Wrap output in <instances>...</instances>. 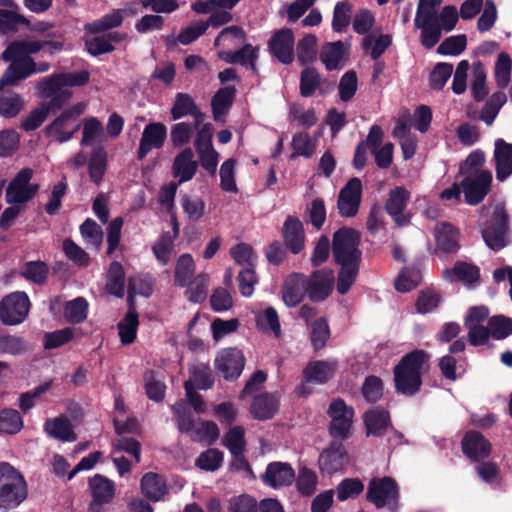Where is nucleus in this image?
Here are the masks:
<instances>
[{
    "instance_id": "nucleus-6",
    "label": "nucleus",
    "mask_w": 512,
    "mask_h": 512,
    "mask_svg": "<svg viewBox=\"0 0 512 512\" xmlns=\"http://www.w3.org/2000/svg\"><path fill=\"white\" fill-rule=\"evenodd\" d=\"M84 105L77 103L65 109L45 130L50 135H55L60 143L69 141L79 130L80 124L75 123L76 119L83 114Z\"/></svg>"
},
{
    "instance_id": "nucleus-62",
    "label": "nucleus",
    "mask_w": 512,
    "mask_h": 512,
    "mask_svg": "<svg viewBox=\"0 0 512 512\" xmlns=\"http://www.w3.org/2000/svg\"><path fill=\"white\" fill-rule=\"evenodd\" d=\"M74 338V329L65 327L53 332H45L43 336V345L47 350L56 349L69 343Z\"/></svg>"
},
{
    "instance_id": "nucleus-59",
    "label": "nucleus",
    "mask_w": 512,
    "mask_h": 512,
    "mask_svg": "<svg viewBox=\"0 0 512 512\" xmlns=\"http://www.w3.org/2000/svg\"><path fill=\"white\" fill-rule=\"evenodd\" d=\"M19 25H30V21L14 11L0 9V33H15Z\"/></svg>"
},
{
    "instance_id": "nucleus-15",
    "label": "nucleus",
    "mask_w": 512,
    "mask_h": 512,
    "mask_svg": "<svg viewBox=\"0 0 512 512\" xmlns=\"http://www.w3.org/2000/svg\"><path fill=\"white\" fill-rule=\"evenodd\" d=\"M508 228V215L503 208L495 209L492 219L482 230V237L486 245L498 251L505 246L504 236Z\"/></svg>"
},
{
    "instance_id": "nucleus-47",
    "label": "nucleus",
    "mask_w": 512,
    "mask_h": 512,
    "mask_svg": "<svg viewBox=\"0 0 512 512\" xmlns=\"http://www.w3.org/2000/svg\"><path fill=\"white\" fill-rule=\"evenodd\" d=\"M195 272V262L191 254L179 256L175 265L174 281L177 286L185 287Z\"/></svg>"
},
{
    "instance_id": "nucleus-42",
    "label": "nucleus",
    "mask_w": 512,
    "mask_h": 512,
    "mask_svg": "<svg viewBox=\"0 0 512 512\" xmlns=\"http://www.w3.org/2000/svg\"><path fill=\"white\" fill-rule=\"evenodd\" d=\"M344 57V44L342 41L326 43L321 51L320 59L328 71L339 68V63Z\"/></svg>"
},
{
    "instance_id": "nucleus-37",
    "label": "nucleus",
    "mask_w": 512,
    "mask_h": 512,
    "mask_svg": "<svg viewBox=\"0 0 512 512\" xmlns=\"http://www.w3.org/2000/svg\"><path fill=\"white\" fill-rule=\"evenodd\" d=\"M89 304L84 297H77L67 301L63 307L66 322L77 325L83 323L88 316Z\"/></svg>"
},
{
    "instance_id": "nucleus-5",
    "label": "nucleus",
    "mask_w": 512,
    "mask_h": 512,
    "mask_svg": "<svg viewBox=\"0 0 512 512\" xmlns=\"http://www.w3.org/2000/svg\"><path fill=\"white\" fill-rule=\"evenodd\" d=\"M366 499L378 509L387 507L391 512H396L400 499L398 483L390 476L372 478L368 483Z\"/></svg>"
},
{
    "instance_id": "nucleus-24",
    "label": "nucleus",
    "mask_w": 512,
    "mask_h": 512,
    "mask_svg": "<svg viewBox=\"0 0 512 512\" xmlns=\"http://www.w3.org/2000/svg\"><path fill=\"white\" fill-rule=\"evenodd\" d=\"M493 159L495 175L499 182H504L512 176V143L498 138L494 142Z\"/></svg>"
},
{
    "instance_id": "nucleus-52",
    "label": "nucleus",
    "mask_w": 512,
    "mask_h": 512,
    "mask_svg": "<svg viewBox=\"0 0 512 512\" xmlns=\"http://www.w3.org/2000/svg\"><path fill=\"white\" fill-rule=\"evenodd\" d=\"M107 154L103 148L95 149L89 160V176L91 181L98 185L105 174Z\"/></svg>"
},
{
    "instance_id": "nucleus-45",
    "label": "nucleus",
    "mask_w": 512,
    "mask_h": 512,
    "mask_svg": "<svg viewBox=\"0 0 512 512\" xmlns=\"http://www.w3.org/2000/svg\"><path fill=\"white\" fill-rule=\"evenodd\" d=\"M297 58L302 66H307L316 60L317 38L313 34H306L296 46Z\"/></svg>"
},
{
    "instance_id": "nucleus-31",
    "label": "nucleus",
    "mask_w": 512,
    "mask_h": 512,
    "mask_svg": "<svg viewBox=\"0 0 512 512\" xmlns=\"http://www.w3.org/2000/svg\"><path fill=\"white\" fill-rule=\"evenodd\" d=\"M279 400L271 393L264 392L254 397L250 413L254 419L265 421L274 417L278 411Z\"/></svg>"
},
{
    "instance_id": "nucleus-20",
    "label": "nucleus",
    "mask_w": 512,
    "mask_h": 512,
    "mask_svg": "<svg viewBox=\"0 0 512 512\" xmlns=\"http://www.w3.org/2000/svg\"><path fill=\"white\" fill-rule=\"evenodd\" d=\"M463 454L472 461H479L488 458L492 446L480 432L470 430L466 432L461 440Z\"/></svg>"
},
{
    "instance_id": "nucleus-63",
    "label": "nucleus",
    "mask_w": 512,
    "mask_h": 512,
    "mask_svg": "<svg viewBox=\"0 0 512 512\" xmlns=\"http://www.w3.org/2000/svg\"><path fill=\"white\" fill-rule=\"evenodd\" d=\"M384 383L382 379L375 375H369L365 378L362 385V395L369 403L378 402L383 396Z\"/></svg>"
},
{
    "instance_id": "nucleus-64",
    "label": "nucleus",
    "mask_w": 512,
    "mask_h": 512,
    "mask_svg": "<svg viewBox=\"0 0 512 512\" xmlns=\"http://www.w3.org/2000/svg\"><path fill=\"white\" fill-rule=\"evenodd\" d=\"M364 490V484L359 478H345L336 487L337 498L343 502L349 498L358 497Z\"/></svg>"
},
{
    "instance_id": "nucleus-46",
    "label": "nucleus",
    "mask_w": 512,
    "mask_h": 512,
    "mask_svg": "<svg viewBox=\"0 0 512 512\" xmlns=\"http://www.w3.org/2000/svg\"><path fill=\"white\" fill-rule=\"evenodd\" d=\"M177 428L181 433L187 434L191 439L196 431L195 420L189 408L183 402H177L172 407Z\"/></svg>"
},
{
    "instance_id": "nucleus-54",
    "label": "nucleus",
    "mask_w": 512,
    "mask_h": 512,
    "mask_svg": "<svg viewBox=\"0 0 512 512\" xmlns=\"http://www.w3.org/2000/svg\"><path fill=\"white\" fill-rule=\"evenodd\" d=\"M23 427V420L20 413L12 408L0 410V432L5 434H16Z\"/></svg>"
},
{
    "instance_id": "nucleus-55",
    "label": "nucleus",
    "mask_w": 512,
    "mask_h": 512,
    "mask_svg": "<svg viewBox=\"0 0 512 512\" xmlns=\"http://www.w3.org/2000/svg\"><path fill=\"white\" fill-rule=\"evenodd\" d=\"M421 272L415 267H405L395 280V289L405 293L414 289L421 282Z\"/></svg>"
},
{
    "instance_id": "nucleus-10",
    "label": "nucleus",
    "mask_w": 512,
    "mask_h": 512,
    "mask_svg": "<svg viewBox=\"0 0 512 512\" xmlns=\"http://www.w3.org/2000/svg\"><path fill=\"white\" fill-rule=\"evenodd\" d=\"M362 200V182L353 177L341 188L337 198L339 215L351 218L357 215Z\"/></svg>"
},
{
    "instance_id": "nucleus-38",
    "label": "nucleus",
    "mask_w": 512,
    "mask_h": 512,
    "mask_svg": "<svg viewBox=\"0 0 512 512\" xmlns=\"http://www.w3.org/2000/svg\"><path fill=\"white\" fill-rule=\"evenodd\" d=\"M236 94V88L232 85H227L220 88L212 97L211 108L215 120L225 114L228 108L232 105Z\"/></svg>"
},
{
    "instance_id": "nucleus-4",
    "label": "nucleus",
    "mask_w": 512,
    "mask_h": 512,
    "mask_svg": "<svg viewBox=\"0 0 512 512\" xmlns=\"http://www.w3.org/2000/svg\"><path fill=\"white\" fill-rule=\"evenodd\" d=\"M27 498L23 475L7 462H0V510L9 511Z\"/></svg>"
},
{
    "instance_id": "nucleus-12",
    "label": "nucleus",
    "mask_w": 512,
    "mask_h": 512,
    "mask_svg": "<svg viewBox=\"0 0 512 512\" xmlns=\"http://www.w3.org/2000/svg\"><path fill=\"white\" fill-rule=\"evenodd\" d=\"M295 37L292 29L282 28L275 31L268 41V51L279 62L289 65L294 61Z\"/></svg>"
},
{
    "instance_id": "nucleus-53",
    "label": "nucleus",
    "mask_w": 512,
    "mask_h": 512,
    "mask_svg": "<svg viewBox=\"0 0 512 512\" xmlns=\"http://www.w3.org/2000/svg\"><path fill=\"white\" fill-rule=\"evenodd\" d=\"M321 83V75L314 67H306L300 74V94L302 97H311Z\"/></svg>"
},
{
    "instance_id": "nucleus-49",
    "label": "nucleus",
    "mask_w": 512,
    "mask_h": 512,
    "mask_svg": "<svg viewBox=\"0 0 512 512\" xmlns=\"http://www.w3.org/2000/svg\"><path fill=\"white\" fill-rule=\"evenodd\" d=\"M196 102L193 97L184 92H178L175 95L174 103L171 107V119L176 121L185 116H190L195 110Z\"/></svg>"
},
{
    "instance_id": "nucleus-23",
    "label": "nucleus",
    "mask_w": 512,
    "mask_h": 512,
    "mask_svg": "<svg viewBox=\"0 0 512 512\" xmlns=\"http://www.w3.org/2000/svg\"><path fill=\"white\" fill-rule=\"evenodd\" d=\"M415 26L421 29V44L427 49L433 48L440 40L442 28L438 15L426 11L424 15L416 14Z\"/></svg>"
},
{
    "instance_id": "nucleus-29",
    "label": "nucleus",
    "mask_w": 512,
    "mask_h": 512,
    "mask_svg": "<svg viewBox=\"0 0 512 512\" xmlns=\"http://www.w3.org/2000/svg\"><path fill=\"white\" fill-rule=\"evenodd\" d=\"M193 151L186 148L173 161L172 175L179 178L178 184L190 181L196 174L199 163L193 159Z\"/></svg>"
},
{
    "instance_id": "nucleus-13",
    "label": "nucleus",
    "mask_w": 512,
    "mask_h": 512,
    "mask_svg": "<svg viewBox=\"0 0 512 512\" xmlns=\"http://www.w3.org/2000/svg\"><path fill=\"white\" fill-rule=\"evenodd\" d=\"M307 297L312 302H323L326 300L334 287V274L331 269L315 270L310 276L306 275Z\"/></svg>"
},
{
    "instance_id": "nucleus-33",
    "label": "nucleus",
    "mask_w": 512,
    "mask_h": 512,
    "mask_svg": "<svg viewBox=\"0 0 512 512\" xmlns=\"http://www.w3.org/2000/svg\"><path fill=\"white\" fill-rule=\"evenodd\" d=\"M89 486L91 489L94 504H108L114 498V482L100 474H96L90 479Z\"/></svg>"
},
{
    "instance_id": "nucleus-50",
    "label": "nucleus",
    "mask_w": 512,
    "mask_h": 512,
    "mask_svg": "<svg viewBox=\"0 0 512 512\" xmlns=\"http://www.w3.org/2000/svg\"><path fill=\"white\" fill-rule=\"evenodd\" d=\"M486 71L481 63L474 64L470 91L476 102H482L488 95L486 86Z\"/></svg>"
},
{
    "instance_id": "nucleus-26",
    "label": "nucleus",
    "mask_w": 512,
    "mask_h": 512,
    "mask_svg": "<svg viewBox=\"0 0 512 512\" xmlns=\"http://www.w3.org/2000/svg\"><path fill=\"white\" fill-rule=\"evenodd\" d=\"M363 423L367 436L382 437L391 427L388 410L377 406L367 410L363 415Z\"/></svg>"
},
{
    "instance_id": "nucleus-2",
    "label": "nucleus",
    "mask_w": 512,
    "mask_h": 512,
    "mask_svg": "<svg viewBox=\"0 0 512 512\" xmlns=\"http://www.w3.org/2000/svg\"><path fill=\"white\" fill-rule=\"evenodd\" d=\"M430 355L422 349H415L402 356L393 368L395 391L399 395L412 397L423 384L422 372L428 364Z\"/></svg>"
},
{
    "instance_id": "nucleus-36",
    "label": "nucleus",
    "mask_w": 512,
    "mask_h": 512,
    "mask_svg": "<svg viewBox=\"0 0 512 512\" xmlns=\"http://www.w3.org/2000/svg\"><path fill=\"white\" fill-rule=\"evenodd\" d=\"M106 291L118 298H122L125 294V271L123 265L118 261H113L109 265Z\"/></svg>"
},
{
    "instance_id": "nucleus-28",
    "label": "nucleus",
    "mask_w": 512,
    "mask_h": 512,
    "mask_svg": "<svg viewBox=\"0 0 512 512\" xmlns=\"http://www.w3.org/2000/svg\"><path fill=\"white\" fill-rule=\"evenodd\" d=\"M336 364L325 360L310 361L303 369V379L317 385L326 384L334 377Z\"/></svg>"
},
{
    "instance_id": "nucleus-16",
    "label": "nucleus",
    "mask_w": 512,
    "mask_h": 512,
    "mask_svg": "<svg viewBox=\"0 0 512 512\" xmlns=\"http://www.w3.org/2000/svg\"><path fill=\"white\" fill-rule=\"evenodd\" d=\"M32 169L24 168L10 181L6 188L5 199L9 204H22L32 198Z\"/></svg>"
},
{
    "instance_id": "nucleus-1",
    "label": "nucleus",
    "mask_w": 512,
    "mask_h": 512,
    "mask_svg": "<svg viewBox=\"0 0 512 512\" xmlns=\"http://www.w3.org/2000/svg\"><path fill=\"white\" fill-rule=\"evenodd\" d=\"M360 242V233L350 227L339 228L333 234L331 251L334 262L340 267L336 279L340 295L347 294L358 277L362 260Z\"/></svg>"
},
{
    "instance_id": "nucleus-22",
    "label": "nucleus",
    "mask_w": 512,
    "mask_h": 512,
    "mask_svg": "<svg viewBox=\"0 0 512 512\" xmlns=\"http://www.w3.org/2000/svg\"><path fill=\"white\" fill-rule=\"evenodd\" d=\"M409 198L410 193L405 187H396L390 191L385 203L386 212L399 227L406 226L410 222V216L403 213Z\"/></svg>"
},
{
    "instance_id": "nucleus-35",
    "label": "nucleus",
    "mask_w": 512,
    "mask_h": 512,
    "mask_svg": "<svg viewBox=\"0 0 512 512\" xmlns=\"http://www.w3.org/2000/svg\"><path fill=\"white\" fill-rule=\"evenodd\" d=\"M125 15V9H114L111 13L105 14L100 19L85 24V30L90 34L104 33L121 26Z\"/></svg>"
},
{
    "instance_id": "nucleus-30",
    "label": "nucleus",
    "mask_w": 512,
    "mask_h": 512,
    "mask_svg": "<svg viewBox=\"0 0 512 512\" xmlns=\"http://www.w3.org/2000/svg\"><path fill=\"white\" fill-rule=\"evenodd\" d=\"M443 276L450 282H462L472 286L480 281V268L474 264L457 261L451 269H445Z\"/></svg>"
},
{
    "instance_id": "nucleus-8",
    "label": "nucleus",
    "mask_w": 512,
    "mask_h": 512,
    "mask_svg": "<svg viewBox=\"0 0 512 512\" xmlns=\"http://www.w3.org/2000/svg\"><path fill=\"white\" fill-rule=\"evenodd\" d=\"M492 180V173L489 170H480L475 175H466L460 183L465 202L469 205L481 203L490 191Z\"/></svg>"
},
{
    "instance_id": "nucleus-34",
    "label": "nucleus",
    "mask_w": 512,
    "mask_h": 512,
    "mask_svg": "<svg viewBox=\"0 0 512 512\" xmlns=\"http://www.w3.org/2000/svg\"><path fill=\"white\" fill-rule=\"evenodd\" d=\"M45 430L51 437L62 442H74L77 439L71 422L64 416L48 419Z\"/></svg>"
},
{
    "instance_id": "nucleus-56",
    "label": "nucleus",
    "mask_w": 512,
    "mask_h": 512,
    "mask_svg": "<svg viewBox=\"0 0 512 512\" xmlns=\"http://www.w3.org/2000/svg\"><path fill=\"white\" fill-rule=\"evenodd\" d=\"M442 300L441 293L434 288L422 290L416 300V309L421 314L434 311Z\"/></svg>"
},
{
    "instance_id": "nucleus-18",
    "label": "nucleus",
    "mask_w": 512,
    "mask_h": 512,
    "mask_svg": "<svg viewBox=\"0 0 512 512\" xmlns=\"http://www.w3.org/2000/svg\"><path fill=\"white\" fill-rule=\"evenodd\" d=\"M167 137V128L161 122L149 123L144 127L137 151L138 160L144 159L152 149L163 147Z\"/></svg>"
},
{
    "instance_id": "nucleus-48",
    "label": "nucleus",
    "mask_w": 512,
    "mask_h": 512,
    "mask_svg": "<svg viewBox=\"0 0 512 512\" xmlns=\"http://www.w3.org/2000/svg\"><path fill=\"white\" fill-rule=\"evenodd\" d=\"M190 379L193 387L200 390H207L214 385V376L210 367L206 364H198L189 368Z\"/></svg>"
},
{
    "instance_id": "nucleus-21",
    "label": "nucleus",
    "mask_w": 512,
    "mask_h": 512,
    "mask_svg": "<svg viewBox=\"0 0 512 512\" xmlns=\"http://www.w3.org/2000/svg\"><path fill=\"white\" fill-rule=\"evenodd\" d=\"M281 234L284 245L292 254H299L305 247V231L303 223L296 216H287Z\"/></svg>"
},
{
    "instance_id": "nucleus-44",
    "label": "nucleus",
    "mask_w": 512,
    "mask_h": 512,
    "mask_svg": "<svg viewBox=\"0 0 512 512\" xmlns=\"http://www.w3.org/2000/svg\"><path fill=\"white\" fill-rule=\"evenodd\" d=\"M154 291L153 280L149 277H143L141 275H133L128 279V304L130 307L133 306V298L135 294L150 297Z\"/></svg>"
},
{
    "instance_id": "nucleus-7",
    "label": "nucleus",
    "mask_w": 512,
    "mask_h": 512,
    "mask_svg": "<svg viewBox=\"0 0 512 512\" xmlns=\"http://www.w3.org/2000/svg\"><path fill=\"white\" fill-rule=\"evenodd\" d=\"M29 308L30 301L26 293H10L0 302V321L4 325H17L27 317Z\"/></svg>"
},
{
    "instance_id": "nucleus-61",
    "label": "nucleus",
    "mask_w": 512,
    "mask_h": 512,
    "mask_svg": "<svg viewBox=\"0 0 512 512\" xmlns=\"http://www.w3.org/2000/svg\"><path fill=\"white\" fill-rule=\"evenodd\" d=\"M175 239L170 237V232H163L152 247V251L161 265H167L172 256Z\"/></svg>"
},
{
    "instance_id": "nucleus-39",
    "label": "nucleus",
    "mask_w": 512,
    "mask_h": 512,
    "mask_svg": "<svg viewBox=\"0 0 512 512\" xmlns=\"http://www.w3.org/2000/svg\"><path fill=\"white\" fill-rule=\"evenodd\" d=\"M138 325V313L135 309H129L124 318L118 323V333L123 345H129L135 341Z\"/></svg>"
},
{
    "instance_id": "nucleus-32",
    "label": "nucleus",
    "mask_w": 512,
    "mask_h": 512,
    "mask_svg": "<svg viewBox=\"0 0 512 512\" xmlns=\"http://www.w3.org/2000/svg\"><path fill=\"white\" fill-rule=\"evenodd\" d=\"M140 486L143 495L153 502L162 500L168 492L165 478L153 472L142 476Z\"/></svg>"
},
{
    "instance_id": "nucleus-51",
    "label": "nucleus",
    "mask_w": 512,
    "mask_h": 512,
    "mask_svg": "<svg viewBox=\"0 0 512 512\" xmlns=\"http://www.w3.org/2000/svg\"><path fill=\"white\" fill-rule=\"evenodd\" d=\"M223 445L231 455L243 454L246 451L245 430L242 426H234L229 429L223 439Z\"/></svg>"
},
{
    "instance_id": "nucleus-17",
    "label": "nucleus",
    "mask_w": 512,
    "mask_h": 512,
    "mask_svg": "<svg viewBox=\"0 0 512 512\" xmlns=\"http://www.w3.org/2000/svg\"><path fill=\"white\" fill-rule=\"evenodd\" d=\"M306 275L293 272L289 274L282 286V300L289 308L298 306L307 296Z\"/></svg>"
},
{
    "instance_id": "nucleus-58",
    "label": "nucleus",
    "mask_w": 512,
    "mask_h": 512,
    "mask_svg": "<svg viewBox=\"0 0 512 512\" xmlns=\"http://www.w3.org/2000/svg\"><path fill=\"white\" fill-rule=\"evenodd\" d=\"M330 337V328L324 317L316 319L311 325L310 340L315 351L323 349Z\"/></svg>"
},
{
    "instance_id": "nucleus-57",
    "label": "nucleus",
    "mask_w": 512,
    "mask_h": 512,
    "mask_svg": "<svg viewBox=\"0 0 512 512\" xmlns=\"http://www.w3.org/2000/svg\"><path fill=\"white\" fill-rule=\"evenodd\" d=\"M224 453L217 448H209L202 452L196 459V466L204 471L214 472L223 463Z\"/></svg>"
},
{
    "instance_id": "nucleus-9",
    "label": "nucleus",
    "mask_w": 512,
    "mask_h": 512,
    "mask_svg": "<svg viewBox=\"0 0 512 512\" xmlns=\"http://www.w3.org/2000/svg\"><path fill=\"white\" fill-rule=\"evenodd\" d=\"M327 414L331 418L330 434L333 437L347 438L353 422L354 409L347 406L343 399L336 398L330 403Z\"/></svg>"
},
{
    "instance_id": "nucleus-3",
    "label": "nucleus",
    "mask_w": 512,
    "mask_h": 512,
    "mask_svg": "<svg viewBox=\"0 0 512 512\" xmlns=\"http://www.w3.org/2000/svg\"><path fill=\"white\" fill-rule=\"evenodd\" d=\"M0 58L9 63L0 78V90L15 86L32 74V40H14Z\"/></svg>"
},
{
    "instance_id": "nucleus-41",
    "label": "nucleus",
    "mask_w": 512,
    "mask_h": 512,
    "mask_svg": "<svg viewBox=\"0 0 512 512\" xmlns=\"http://www.w3.org/2000/svg\"><path fill=\"white\" fill-rule=\"evenodd\" d=\"M209 276L200 273L187 283L186 298L192 303H202L208 294Z\"/></svg>"
},
{
    "instance_id": "nucleus-14",
    "label": "nucleus",
    "mask_w": 512,
    "mask_h": 512,
    "mask_svg": "<svg viewBox=\"0 0 512 512\" xmlns=\"http://www.w3.org/2000/svg\"><path fill=\"white\" fill-rule=\"evenodd\" d=\"M89 80L90 73L87 70L69 73H55L38 81L37 88H43L51 94L64 87L84 86L89 82Z\"/></svg>"
},
{
    "instance_id": "nucleus-25",
    "label": "nucleus",
    "mask_w": 512,
    "mask_h": 512,
    "mask_svg": "<svg viewBox=\"0 0 512 512\" xmlns=\"http://www.w3.org/2000/svg\"><path fill=\"white\" fill-rule=\"evenodd\" d=\"M347 462V452L343 445L332 442L319 456V468L323 473L332 475L340 471Z\"/></svg>"
},
{
    "instance_id": "nucleus-19",
    "label": "nucleus",
    "mask_w": 512,
    "mask_h": 512,
    "mask_svg": "<svg viewBox=\"0 0 512 512\" xmlns=\"http://www.w3.org/2000/svg\"><path fill=\"white\" fill-rule=\"evenodd\" d=\"M294 479L295 471L291 464L280 461L270 462L261 475L262 482L273 489L290 486Z\"/></svg>"
},
{
    "instance_id": "nucleus-43",
    "label": "nucleus",
    "mask_w": 512,
    "mask_h": 512,
    "mask_svg": "<svg viewBox=\"0 0 512 512\" xmlns=\"http://www.w3.org/2000/svg\"><path fill=\"white\" fill-rule=\"evenodd\" d=\"M507 101V96L503 91L493 93L485 102L480 112V119L488 126L492 125L500 109Z\"/></svg>"
},
{
    "instance_id": "nucleus-27",
    "label": "nucleus",
    "mask_w": 512,
    "mask_h": 512,
    "mask_svg": "<svg viewBox=\"0 0 512 512\" xmlns=\"http://www.w3.org/2000/svg\"><path fill=\"white\" fill-rule=\"evenodd\" d=\"M436 253H456L459 248V231L450 223L442 222L435 227Z\"/></svg>"
},
{
    "instance_id": "nucleus-40",
    "label": "nucleus",
    "mask_w": 512,
    "mask_h": 512,
    "mask_svg": "<svg viewBox=\"0 0 512 512\" xmlns=\"http://www.w3.org/2000/svg\"><path fill=\"white\" fill-rule=\"evenodd\" d=\"M393 136L399 139L403 158L406 160L412 158L416 153L417 138L410 133L405 122L401 121L395 126Z\"/></svg>"
},
{
    "instance_id": "nucleus-11",
    "label": "nucleus",
    "mask_w": 512,
    "mask_h": 512,
    "mask_svg": "<svg viewBox=\"0 0 512 512\" xmlns=\"http://www.w3.org/2000/svg\"><path fill=\"white\" fill-rule=\"evenodd\" d=\"M245 366V357L238 348L223 349L215 359L217 372L227 381L237 380Z\"/></svg>"
},
{
    "instance_id": "nucleus-60",
    "label": "nucleus",
    "mask_w": 512,
    "mask_h": 512,
    "mask_svg": "<svg viewBox=\"0 0 512 512\" xmlns=\"http://www.w3.org/2000/svg\"><path fill=\"white\" fill-rule=\"evenodd\" d=\"M488 325L491 330V338L504 340L512 335V318L505 315H494L489 318Z\"/></svg>"
}]
</instances>
